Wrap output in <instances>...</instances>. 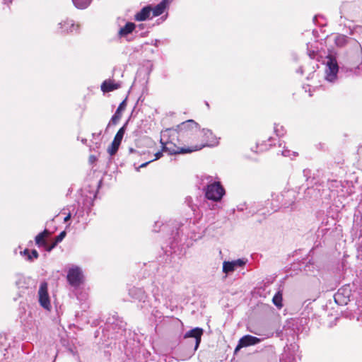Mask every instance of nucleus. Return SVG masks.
<instances>
[{"instance_id":"f257e3e1","label":"nucleus","mask_w":362,"mask_h":362,"mask_svg":"<svg viewBox=\"0 0 362 362\" xmlns=\"http://www.w3.org/2000/svg\"><path fill=\"white\" fill-rule=\"evenodd\" d=\"M163 149L170 154H185L198 151L218 142L211 130L202 128L193 119L186 120L175 129H166L161 132Z\"/></svg>"},{"instance_id":"f03ea898","label":"nucleus","mask_w":362,"mask_h":362,"mask_svg":"<svg viewBox=\"0 0 362 362\" xmlns=\"http://www.w3.org/2000/svg\"><path fill=\"white\" fill-rule=\"evenodd\" d=\"M225 194V189L220 182H214L206 186L205 197L214 202L220 201Z\"/></svg>"},{"instance_id":"7ed1b4c3","label":"nucleus","mask_w":362,"mask_h":362,"mask_svg":"<svg viewBox=\"0 0 362 362\" xmlns=\"http://www.w3.org/2000/svg\"><path fill=\"white\" fill-rule=\"evenodd\" d=\"M66 279L71 286L78 288L84 282L82 269L78 266H73L67 272Z\"/></svg>"},{"instance_id":"20e7f679","label":"nucleus","mask_w":362,"mask_h":362,"mask_svg":"<svg viewBox=\"0 0 362 362\" xmlns=\"http://www.w3.org/2000/svg\"><path fill=\"white\" fill-rule=\"evenodd\" d=\"M326 59L327 67V69L326 71V78L328 81H332L337 77L339 71V66L337 64V59L334 56L329 54L327 56Z\"/></svg>"},{"instance_id":"39448f33","label":"nucleus","mask_w":362,"mask_h":362,"mask_svg":"<svg viewBox=\"0 0 362 362\" xmlns=\"http://www.w3.org/2000/svg\"><path fill=\"white\" fill-rule=\"evenodd\" d=\"M39 303L45 309L51 308L50 299L48 293V284L46 281L41 283L38 291Z\"/></svg>"},{"instance_id":"423d86ee","label":"nucleus","mask_w":362,"mask_h":362,"mask_svg":"<svg viewBox=\"0 0 362 362\" xmlns=\"http://www.w3.org/2000/svg\"><path fill=\"white\" fill-rule=\"evenodd\" d=\"M261 339L252 335H245L238 341V344L235 349V353H237L240 349L249 346L255 345L259 343Z\"/></svg>"},{"instance_id":"0eeeda50","label":"nucleus","mask_w":362,"mask_h":362,"mask_svg":"<svg viewBox=\"0 0 362 362\" xmlns=\"http://www.w3.org/2000/svg\"><path fill=\"white\" fill-rule=\"evenodd\" d=\"M204 330L199 327H195L192 329L189 330L185 334L184 338L193 337L196 340L194 349L196 350L201 342L202 336L203 335Z\"/></svg>"},{"instance_id":"6e6552de","label":"nucleus","mask_w":362,"mask_h":362,"mask_svg":"<svg viewBox=\"0 0 362 362\" xmlns=\"http://www.w3.org/2000/svg\"><path fill=\"white\" fill-rule=\"evenodd\" d=\"M121 87L120 83L115 82L113 80H105L101 85V90L104 93H108L117 90Z\"/></svg>"},{"instance_id":"1a4fd4ad","label":"nucleus","mask_w":362,"mask_h":362,"mask_svg":"<svg viewBox=\"0 0 362 362\" xmlns=\"http://www.w3.org/2000/svg\"><path fill=\"white\" fill-rule=\"evenodd\" d=\"M127 103L126 100H123L118 106L116 112L112 115L109 125L112 124V125H116L122 117V111H123L126 107Z\"/></svg>"},{"instance_id":"9d476101","label":"nucleus","mask_w":362,"mask_h":362,"mask_svg":"<svg viewBox=\"0 0 362 362\" xmlns=\"http://www.w3.org/2000/svg\"><path fill=\"white\" fill-rule=\"evenodd\" d=\"M170 2V0H163L156 6L152 7L151 13L153 14V17H156L163 13Z\"/></svg>"},{"instance_id":"9b49d317","label":"nucleus","mask_w":362,"mask_h":362,"mask_svg":"<svg viewBox=\"0 0 362 362\" xmlns=\"http://www.w3.org/2000/svg\"><path fill=\"white\" fill-rule=\"evenodd\" d=\"M51 234L52 233L49 232L47 229H45L42 232L40 233L37 235L35 236V244L38 247H44L47 243L46 238L49 237Z\"/></svg>"},{"instance_id":"f8f14e48","label":"nucleus","mask_w":362,"mask_h":362,"mask_svg":"<svg viewBox=\"0 0 362 362\" xmlns=\"http://www.w3.org/2000/svg\"><path fill=\"white\" fill-rule=\"evenodd\" d=\"M151 11V6H145L135 15L134 19L137 21H146L150 17Z\"/></svg>"},{"instance_id":"ddd939ff","label":"nucleus","mask_w":362,"mask_h":362,"mask_svg":"<svg viewBox=\"0 0 362 362\" xmlns=\"http://www.w3.org/2000/svg\"><path fill=\"white\" fill-rule=\"evenodd\" d=\"M135 24L134 23L128 22L125 24V25L121 28L119 30V36H126L133 32L135 29Z\"/></svg>"},{"instance_id":"4468645a","label":"nucleus","mask_w":362,"mask_h":362,"mask_svg":"<svg viewBox=\"0 0 362 362\" xmlns=\"http://www.w3.org/2000/svg\"><path fill=\"white\" fill-rule=\"evenodd\" d=\"M283 294L281 291H279L273 297V303L279 308L281 309L283 307Z\"/></svg>"},{"instance_id":"2eb2a0df","label":"nucleus","mask_w":362,"mask_h":362,"mask_svg":"<svg viewBox=\"0 0 362 362\" xmlns=\"http://www.w3.org/2000/svg\"><path fill=\"white\" fill-rule=\"evenodd\" d=\"M61 28L63 29L64 31L66 32H72L75 29L74 24L71 21H65L60 23Z\"/></svg>"},{"instance_id":"dca6fc26","label":"nucleus","mask_w":362,"mask_h":362,"mask_svg":"<svg viewBox=\"0 0 362 362\" xmlns=\"http://www.w3.org/2000/svg\"><path fill=\"white\" fill-rule=\"evenodd\" d=\"M234 264L233 262H224L223 264V272L226 274L233 272L235 269Z\"/></svg>"},{"instance_id":"f3484780","label":"nucleus","mask_w":362,"mask_h":362,"mask_svg":"<svg viewBox=\"0 0 362 362\" xmlns=\"http://www.w3.org/2000/svg\"><path fill=\"white\" fill-rule=\"evenodd\" d=\"M119 146H120L119 144L117 143L115 141H112L111 145L107 148L108 153L111 156H114L115 154H116V153L117 152V151L119 149Z\"/></svg>"},{"instance_id":"a211bd4d","label":"nucleus","mask_w":362,"mask_h":362,"mask_svg":"<svg viewBox=\"0 0 362 362\" xmlns=\"http://www.w3.org/2000/svg\"><path fill=\"white\" fill-rule=\"evenodd\" d=\"M125 132L124 127H121L117 132L116 133L113 141H116L117 143L121 144L122 140L123 139L124 134Z\"/></svg>"},{"instance_id":"6ab92c4d","label":"nucleus","mask_w":362,"mask_h":362,"mask_svg":"<svg viewBox=\"0 0 362 362\" xmlns=\"http://www.w3.org/2000/svg\"><path fill=\"white\" fill-rule=\"evenodd\" d=\"M66 235V231L61 232L57 236H56L54 239V240L58 244L59 243L62 242V240L65 238Z\"/></svg>"},{"instance_id":"aec40b11","label":"nucleus","mask_w":362,"mask_h":362,"mask_svg":"<svg viewBox=\"0 0 362 362\" xmlns=\"http://www.w3.org/2000/svg\"><path fill=\"white\" fill-rule=\"evenodd\" d=\"M57 243L53 240L52 243L51 244H48L47 243L46 245L44 247L45 250L47 252H51L56 246Z\"/></svg>"},{"instance_id":"412c9836","label":"nucleus","mask_w":362,"mask_h":362,"mask_svg":"<svg viewBox=\"0 0 362 362\" xmlns=\"http://www.w3.org/2000/svg\"><path fill=\"white\" fill-rule=\"evenodd\" d=\"M343 295V289H339L337 293L334 296V300L336 303H339V301L341 300V298Z\"/></svg>"},{"instance_id":"4be33fe9","label":"nucleus","mask_w":362,"mask_h":362,"mask_svg":"<svg viewBox=\"0 0 362 362\" xmlns=\"http://www.w3.org/2000/svg\"><path fill=\"white\" fill-rule=\"evenodd\" d=\"M21 254L22 255H25V256H27V259L29 260V261H32L33 260V257L30 255V252L28 249H25L23 251L21 252Z\"/></svg>"},{"instance_id":"5701e85b","label":"nucleus","mask_w":362,"mask_h":362,"mask_svg":"<svg viewBox=\"0 0 362 362\" xmlns=\"http://www.w3.org/2000/svg\"><path fill=\"white\" fill-rule=\"evenodd\" d=\"M232 262H233V263L235 264L234 265H235V268L238 267H241L245 264V262L241 259H238L237 260L232 261Z\"/></svg>"},{"instance_id":"b1692460","label":"nucleus","mask_w":362,"mask_h":362,"mask_svg":"<svg viewBox=\"0 0 362 362\" xmlns=\"http://www.w3.org/2000/svg\"><path fill=\"white\" fill-rule=\"evenodd\" d=\"M162 156H163L162 151H158L154 153V158L153 159H151V161L156 160L160 158Z\"/></svg>"},{"instance_id":"393cba45","label":"nucleus","mask_w":362,"mask_h":362,"mask_svg":"<svg viewBox=\"0 0 362 362\" xmlns=\"http://www.w3.org/2000/svg\"><path fill=\"white\" fill-rule=\"evenodd\" d=\"M98 158L94 155H90L88 157V161L90 163L93 164L97 161Z\"/></svg>"},{"instance_id":"a878e982","label":"nucleus","mask_w":362,"mask_h":362,"mask_svg":"<svg viewBox=\"0 0 362 362\" xmlns=\"http://www.w3.org/2000/svg\"><path fill=\"white\" fill-rule=\"evenodd\" d=\"M30 255H31L33 259V258L37 259L39 257V254L36 250H33L30 252Z\"/></svg>"},{"instance_id":"bb28decb","label":"nucleus","mask_w":362,"mask_h":362,"mask_svg":"<svg viewBox=\"0 0 362 362\" xmlns=\"http://www.w3.org/2000/svg\"><path fill=\"white\" fill-rule=\"evenodd\" d=\"M70 218H71V214H70V213H69V214L66 215V216L64 218V222H66V221H68L69 220H70Z\"/></svg>"},{"instance_id":"cd10ccee","label":"nucleus","mask_w":362,"mask_h":362,"mask_svg":"<svg viewBox=\"0 0 362 362\" xmlns=\"http://www.w3.org/2000/svg\"><path fill=\"white\" fill-rule=\"evenodd\" d=\"M3 1H4V4H6L8 6H9V4H11L12 3V0H3Z\"/></svg>"},{"instance_id":"c85d7f7f","label":"nucleus","mask_w":362,"mask_h":362,"mask_svg":"<svg viewBox=\"0 0 362 362\" xmlns=\"http://www.w3.org/2000/svg\"><path fill=\"white\" fill-rule=\"evenodd\" d=\"M151 160H150L149 161L146 162V163H144L141 164V165H140V168H144V167H146V166L149 163H151Z\"/></svg>"}]
</instances>
